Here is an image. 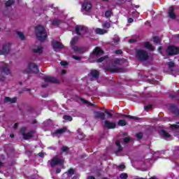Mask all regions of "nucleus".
<instances>
[{
  "label": "nucleus",
  "instance_id": "nucleus-63",
  "mask_svg": "<svg viewBox=\"0 0 179 179\" xmlns=\"http://www.w3.org/2000/svg\"><path fill=\"white\" fill-rule=\"evenodd\" d=\"M87 179H96V178H94V176H88V178Z\"/></svg>",
  "mask_w": 179,
  "mask_h": 179
},
{
  "label": "nucleus",
  "instance_id": "nucleus-19",
  "mask_svg": "<svg viewBox=\"0 0 179 179\" xmlns=\"http://www.w3.org/2000/svg\"><path fill=\"white\" fill-rule=\"evenodd\" d=\"M90 75L94 79H97L100 76V72L96 69L91 70Z\"/></svg>",
  "mask_w": 179,
  "mask_h": 179
},
{
  "label": "nucleus",
  "instance_id": "nucleus-39",
  "mask_svg": "<svg viewBox=\"0 0 179 179\" xmlns=\"http://www.w3.org/2000/svg\"><path fill=\"white\" fill-rule=\"evenodd\" d=\"M66 173V174H69V176H73V174H75V169L71 168Z\"/></svg>",
  "mask_w": 179,
  "mask_h": 179
},
{
  "label": "nucleus",
  "instance_id": "nucleus-37",
  "mask_svg": "<svg viewBox=\"0 0 179 179\" xmlns=\"http://www.w3.org/2000/svg\"><path fill=\"white\" fill-rule=\"evenodd\" d=\"M71 48L72 50H73V51H75L76 52H80V51L82 50V49L78 46H75L74 45H71Z\"/></svg>",
  "mask_w": 179,
  "mask_h": 179
},
{
  "label": "nucleus",
  "instance_id": "nucleus-31",
  "mask_svg": "<svg viewBox=\"0 0 179 179\" xmlns=\"http://www.w3.org/2000/svg\"><path fill=\"white\" fill-rule=\"evenodd\" d=\"M113 15V10H108L105 13V17L107 19H109V17H111V15Z\"/></svg>",
  "mask_w": 179,
  "mask_h": 179
},
{
  "label": "nucleus",
  "instance_id": "nucleus-38",
  "mask_svg": "<svg viewBox=\"0 0 179 179\" xmlns=\"http://www.w3.org/2000/svg\"><path fill=\"white\" fill-rule=\"evenodd\" d=\"M153 41L155 44H160L161 43L160 38H159V36H153Z\"/></svg>",
  "mask_w": 179,
  "mask_h": 179
},
{
  "label": "nucleus",
  "instance_id": "nucleus-25",
  "mask_svg": "<svg viewBox=\"0 0 179 179\" xmlns=\"http://www.w3.org/2000/svg\"><path fill=\"white\" fill-rule=\"evenodd\" d=\"M122 117H124V118H129V120H134L135 121H138V120H140L139 117H135V116H131L129 115H122Z\"/></svg>",
  "mask_w": 179,
  "mask_h": 179
},
{
  "label": "nucleus",
  "instance_id": "nucleus-5",
  "mask_svg": "<svg viewBox=\"0 0 179 179\" xmlns=\"http://www.w3.org/2000/svg\"><path fill=\"white\" fill-rule=\"evenodd\" d=\"M166 54L169 56L171 55H178L179 54V48L174 45H170L166 49Z\"/></svg>",
  "mask_w": 179,
  "mask_h": 179
},
{
  "label": "nucleus",
  "instance_id": "nucleus-23",
  "mask_svg": "<svg viewBox=\"0 0 179 179\" xmlns=\"http://www.w3.org/2000/svg\"><path fill=\"white\" fill-rule=\"evenodd\" d=\"M115 145L117 146L118 149L115 152V153H120L123 150L122 146H121V143L120 141H115Z\"/></svg>",
  "mask_w": 179,
  "mask_h": 179
},
{
  "label": "nucleus",
  "instance_id": "nucleus-36",
  "mask_svg": "<svg viewBox=\"0 0 179 179\" xmlns=\"http://www.w3.org/2000/svg\"><path fill=\"white\" fill-rule=\"evenodd\" d=\"M162 134L165 138H171V135H170V134L167 133V131H166V130H162Z\"/></svg>",
  "mask_w": 179,
  "mask_h": 179
},
{
  "label": "nucleus",
  "instance_id": "nucleus-1",
  "mask_svg": "<svg viewBox=\"0 0 179 179\" xmlns=\"http://www.w3.org/2000/svg\"><path fill=\"white\" fill-rule=\"evenodd\" d=\"M35 34L36 38L41 43H44L47 40V30L43 25H38L35 27Z\"/></svg>",
  "mask_w": 179,
  "mask_h": 179
},
{
  "label": "nucleus",
  "instance_id": "nucleus-46",
  "mask_svg": "<svg viewBox=\"0 0 179 179\" xmlns=\"http://www.w3.org/2000/svg\"><path fill=\"white\" fill-rule=\"evenodd\" d=\"M72 58L73 59H76V61H80V59H82V57L76 55H72Z\"/></svg>",
  "mask_w": 179,
  "mask_h": 179
},
{
  "label": "nucleus",
  "instance_id": "nucleus-41",
  "mask_svg": "<svg viewBox=\"0 0 179 179\" xmlns=\"http://www.w3.org/2000/svg\"><path fill=\"white\" fill-rule=\"evenodd\" d=\"M144 108L145 110H146V111H148V110H152V108H153V105L148 104L146 106H145Z\"/></svg>",
  "mask_w": 179,
  "mask_h": 179
},
{
  "label": "nucleus",
  "instance_id": "nucleus-22",
  "mask_svg": "<svg viewBox=\"0 0 179 179\" xmlns=\"http://www.w3.org/2000/svg\"><path fill=\"white\" fill-rule=\"evenodd\" d=\"M96 34L103 35L108 33V31L106 29H103L101 28H96L95 30Z\"/></svg>",
  "mask_w": 179,
  "mask_h": 179
},
{
  "label": "nucleus",
  "instance_id": "nucleus-17",
  "mask_svg": "<svg viewBox=\"0 0 179 179\" xmlns=\"http://www.w3.org/2000/svg\"><path fill=\"white\" fill-rule=\"evenodd\" d=\"M106 71H107L108 72H111V73H117L119 71L120 69L118 68H115L113 66H108L105 68Z\"/></svg>",
  "mask_w": 179,
  "mask_h": 179
},
{
  "label": "nucleus",
  "instance_id": "nucleus-48",
  "mask_svg": "<svg viewBox=\"0 0 179 179\" xmlns=\"http://www.w3.org/2000/svg\"><path fill=\"white\" fill-rule=\"evenodd\" d=\"M115 54H116L117 55H121V54H122V50L120 49L116 50Z\"/></svg>",
  "mask_w": 179,
  "mask_h": 179
},
{
  "label": "nucleus",
  "instance_id": "nucleus-14",
  "mask_svg": "<svg viewBox=\"0 0 179 179\" xmlns=\"http://www.w3.org/2000/svg\"><path fill=\"white\" fill-rule=\"evenodd\" d=\"M0 69L2 73H5L6 75H10V69H9V65L6 64L1 66Z\"/></svg>",
  "mask_w": 179,
  "mask_h": 179
},
{
  "label": "nucleus",
  "instance_id": "nucleus-9",
  "mask_svg": "<svg viewBox=\"0 0 179 179\" xmlns=\"http://www.w3.org/2000/svg\"><path fill=\"white\" fill-rule=\"evenodd\" d=\"M52 47L53 50H62L64 49V44H62L60 42H58V41H52Z\"/></svg>",
  "mask_w": 179,
  "mask_h": 179
},
{
  "label": "nucleus",
  "instance_id": "nucleus-62",
  "mask_svg": "<svg viewBox=\"0 0 179 179\" xmlns=\"http://www.w3.org/2000/svg\"><path fill=\"white\" fill-rule=\"evenodd\" d=\"M129 43H135V39H129Z\"/></svg>",
  "mask_w": 179,
  "mask_h": 179
},
{
  "label": "nucleus",
  "instance_id": "nucleus-56",
  "mask_svg": "<svg viewBox=\"0 0 179 179\" xmlns=\"http://www.w3.org/2000/svg\"><path fill=\"white\" fill-rule=\"evenodd\" d=\"M38 155L39 156V157H44V153L43 152H39Z\"/></svg>",
  "mask_w": 179,
  "mask_h": 179
},
{
  "label": "nucleus",
  "instance_id": "nucleus-20",
  "mask_svg": "<svg viewBox=\"0 0 179 179\" xmlns=\"http://www.w3.org/2000/svg\"><path fill=\"white\" fill-rule=\"evenodd\" d=\"M66 132V127H63L61 129H57L54 133L53 135H62Z\"/></svg>",
  "mask_w": 179,
  "mask_h": 179
},
{
  "label": "nucleus",
  "instance_id": "nucleus-54",
  "mask_svg": "<svg viewBox=\"0 0 179 179\" xmlns=\"http://www.w3.org/2000/svg\"><path fill=\"white\" fill-rule=\"evenodd\" d=\"M128 23H134V19L132 17H129L128 19Z\"/></svg>",
  "mask_w": 179,
  "mask_h": 179
},
{
  "label": "nucleus",
  "instance_id": "nucleus-33",
  "mask_svg": "<svg viewBox=\"0 0 179 179\" xmlns=\"http://www.w3.org/2000/svg\"><path fill=\"white\" fill-rule=\"evenodd\" d=\"M17 34L19 36V38H20V40H25L26 37L24 36V34H23V32H20V31H17Z\"/></svg>",
  "mask_w": 179,
  "mask_h": 179
},
{
  "label": "nucleus",
  "instance_id": "nucleus-28",
  "mask_svg": "<svg viewBox=\"0 0 179 179\" xmlns=\"http://www.w3.org/2000/svg\"><path fill=\"white\" fill-rule=\"evenodd\" d=\"M119 127H125L127 125V121L125 120H120L117 122Z\"/></svg>",
  "mask_w": 179,
  "mask_h": 179
},
{
  "label": "nucleus",
  "instance_id": "nucleus-2",
  "mask_svg": "<svg viewBox=\"0 0 179 179\" xmlns=\"http://www.w3.org/2000/svg\"><path fill=\"white\" fill-rule=\"evenodd\" d=\"M136 57L139 61H148L149 59V53L143 49H139L136 52Z\"/></svg>",
  "mask_w": 179,
  "mask_h": 179
},
{
  "label": "nucleus",
  "instance_id": "nucleus-6",
  "mask_svg": "<svg viewBox=\"0 0 179 179\" xmlns=\"http://www.w3.org/2000/svg\"><path fill=\"white\" fill-rule=\"evenodd\" d=\"M43 80L44 82L47 83H54V84H58L60 83L61 81L58 80V78L54 77V76H45L43 77Z\"/></svg>",
  "mask_w": 179,
  "mask_h": 179
},
{
  "label": "nucleus",
  "instance_id": "nucleus-30",
  "mask_svg": "<svg viewBox=\"0 0 179 179\" xmlns=\"http://www.w3.org/2000/svg\"><path fill=\"white\" fill-rule=\"evenodd\" d=\"M34 52L37 54H43V48L41 46H38L36 49L33 50Z\"/></svg>",
  "mask_w": 179,
  "mask_h": 179
},
{
  "label": "nucleus",
  "instance_id": "nucleus-13",
  "mask_svg": "<svg viewBox=\"0 0 179 179\" xmlns=\"http://www.w3.org/2000/svg\"><path fill=\"white\" fill-rule=\"evenodd\" d=\"M94 117L101 120V121H104L106 120V113L100 111L94 112Z\"/></svg>",
  "mask_w": 179,
  "mask_h": 179
},
{
  "label": "nucleus",
  "instance_id": "nucleus-57",
  "mask_svg": "<svg viewBox=\"0 0 179 179\" xmlns=\"http://www.w3.org/2000/svg\"><path fill=\"white\" fill-rule=\"evenodd\" d=\"M59 173H61V168H58V169L56 170V173H57V174H59Z\"/></svg>",
  "mask_w": 179,
  "mask_h": 179
},
{
  "label": "nucleus",
  "instance_id": "nucleus-35",
  "mask_svg": "<svg viewBox=\"0 0 179 179\" xmlns=\"http://www.w3.org/2000/svg\"><path fill=\"white\" fill-rule=\"evenodd\" d=\"M167 65H168L170 71H173V68H174V66H176V63H174L173 62H169L167 63Z\"/></svg>",
  "mask_w": 179,
  "mask_h": 179
},
{
  "label": "nucleus",
  "instance_id": "nucleus-58",
  "mask_svg": "<svg viewBox=\"0 0 179 179\" xmlns=\"http://www.w3.org/2000/svg\"><path fill=\"white\" fill-rule=\"evenodd\" d=\"M5 79H6V78L3 77V76H1V77H0V80H1V82H5Z\"/></svg>",
  "mask_w": 179,
  "mask_h": 179
},
{
  "label": "nucleus",
  "instance_id": "nucleus-3",
  "mask_svg": "<svg viewBox=\"0 0 179 179\" xmlns=\"http://www.w3.org/2000/svg\"><path fill=\"white\" fill-rule=\"evenodd\" d=\"M26 131H27V127H21L20 132L24 141H29V139H31V138H33V134H34V131L31 130L28 133H26Z\"/></svg>",
  "mask_w": 179,
  "mask_h": 179
},
{
  "label": "nucleus",
  "instance_id": "nucleus-52",
  "mask_svg": "<svg viewBox=\"0 0 179 179\" xmlns=\"http://www.w3.org/2000/svg\"><path fill=\"white\" fill-rule=\"evenodd\" d=\"M80 100L84 103V104H87L88 101L87 100L84 99L83 98H80Z\"/></svg>",
  "mask_w": 179,
  "mask_h": 179
},
{
  "label": "nucleus",
  "instance_id": "nucleus-10",
  "mask_svg": "<svg viewBox=\"0 0 179 179\" xmlns=\"http://www.w3.org/2000/svg\"><path fill=\"white\" fill-rule=\"evenodd\" d=\"M64 163V159L55 157L52 159V162H50L51 167H55L57 164H62Z\"/></svg>",
  "mask_w": 179,
  "mask_h": 179
},
{
  "label": "nucleus",
  "instance_id": "nucleus-51",
  "mask_svg": "<svg viewBox=\"0 0 179 179\" xmlns=\"http://www.w3.org/2000/svg\"><path fill=\"white\" fill-rule=\"evenodd\" d=\"M62 66H66V65H68V62H65V61H62L60 62Z\"/></svg>",
  "mask_w": 179,
  "mask_h": 179
},
{
  "label": "nucleus",
  "instance_id": "nucleus-12",
  "mask_svg": "<svg viewBox=\"0 0 179 179\" xmlns=\"http://www.w3.org/2000/svg\"><path fill=\"white\" fill-rule=\"evenodd\" d=\"M82 8L83 9V10H85V12H90V10H92V3L89 1H85L82 4Z\"/></svg>",
  "mask_w": 179,
  "mask_h": 179
},
{
  "label": "nucleus",
  "instance_id": "nucleus-53",
  "mask_svg": "<svg viewBox=\"0 0 179 179\" xmlns=\"http://www.w3.org/2000/svg\"><path fill=\"white\" fill-rule=\"evenodd\" d=\"M118 169H122V170L125 169V165L124 164H120L117 166Z\"/></svg>",
  "mask_w": 179,
  "mask_h": 179
},
{
  "label": "nucleus",
  "instance_id": "nucleus-47",
  "mask_svg": "<svg viewBox=\"0 0 179 179\" xmlns=\"http://www.w3.org/2000/svg\"><path fill=\"white\" fill-rule=\"evenodd\" d=\"M113 43L116 45L120 43V38H113Z\"/></svg>",
  "mask_w": 179,
  "mask_h": 179
},
{
  "label": "nucleus",
  "instance_id": "nucleus-29",
  "mask_svg": "<svg viewBox=\"0 0 179 179\" xmlns=\"http://www.w3.org/2000/svg\"><path fill=\"white\" fill-rule=\"evenodd\" d=\"M14 3H15V1H13V0H8L6 2V3H5V6L6 8H9L10 6H12Z\"/></svg>",
  "mask_w": 179,
  "mask_h": 179
},
{
  "label": "nucleus",
  "instance_id": "nucleus-34",
  "mask_svg": "<svg viewBox=\"0 0 179 179\" xmlns=\"http://www.w3.org/2000/svg\"><path fill=\"white\" fill-rule=\"evenodd\" d=\"M63 120H65V121L71 122V121H72V120H73V118H72V116H71V115H64L63 116Z\"/></svg>",
  "mask_w": 179,
  "mask_h": 179
},
{
  "label": "nucleus",
  "instance_id": "nucleus-43",
  "mask_svg": "<svg viewBox=\"0 0 179 179\" xmlns=\"http://www.w3.org/2000/svg\"><path fill=\"white\" fill-rule=\"evenodd\" d=\"M68 150H69V148L66 146L62 147V151H63L65 153H68Z\"/></svg>",
  "mask_w": 179,
  "mask_h": 179
},
{
  "label": "nucleus",
  "instance_id": "nucleus-55",
  "mask_svg": "<svg viewBox=\"0 0 179 179\" xmlns=\"http://www.w3.org/2000/svg\"><path fill=\"white\" fill-rule=\"evenodd\" d=\"M17 127H19V123H15V124H14V126H13V128H14L15 129H17Z\"/></svg>",
  "mask_w": 179,
  "mask_h": 179
},
{
  "label": "nucleus",
  "instance_id": "nucleus-7",
  "mask_svg": "<svg viewBox=\"0 0 179 179\" xmlns=\"http://www.w3.org/2000/svg\"><path fill=\"white\" fill-rule=\"evenodd\" d=\"M10 52V43L3 45L2 50H0V55H8Z\"/></svg>",
  "mask_w": 179,
  "mask_h": 179
},
{
  "label": "nucleus",
  "instance_id": "nucleus-42",
  "mask_svg": "<svg viewBox=\"0 0 179 179\" xmlns=\"http://www.w3.org/2000/svg\"><path fill=\"white\" fill-rule=\"evenodd\" d=\"M136 138L137 139H142L143 138V134L142 133H137L136 134Z\"/></svg>",
  "mask_w": 179,
  "mask_h": 179
},
{
  "label": "nucleus",
  "instance_id": "nucleus-21",
  "mask_svg": "<svg viewBox=\"0 0 179 179\" xmlns=\"http://www.w3.org/2000/svg\"><path fill=\"white\" fill-rule=\"evenodd\" d=\"M144 47L149 51H155V48H153V45L152 43H150V42H145Z\"/></svg>",
  "mask_w": 179,
  "mask_h": 179
},
{
  "label": "nucleus",
  "instance_id": "nucleus-18",
  "mask_svg": "<svg viewBox=\"0 0 179 179\" xmlns=\"http://www.w3.org/2000/svg\"><path fill=\"white\" fill-rule=\"evenodd\" d=\"M168 16L170 17V19L174 20L177 16L176 15V13H174V8L170 7L169 12H168Z\"/></svg>",
  "mask_w": 179,
  "mask_h": 179
},
{
  "label": "nucleus",
  "instance_id": "nucleus-40",
  "mask_svg": "<svg viewBox=\"0 0 179 179\" xmlns=\"http://www.w3.org/2000/svg\"><path fill=\"white\" fill-rule=\"evenodd\" d=\"M120 178H121V179H127V178H128V173H121L120 175Z\"/></svg>",
  "mask_w": 179,
  "mask_h": 179
},
{
  "label": "nucleus",
  "instance_id": "nucleus-45",
  "mask_svg": "<svg viewBox=\"0 0 179 179\" xmlns=\"http://www.w3.org/2000/svg\"><path fill=\"white\" fill-rule=\"evenodd\" d=\"M105 114H107L109 118L113 117V113H110L108 110H105Z\"/></svg>",
  "mask_w": 179,
  "mask_h": 179
},
{
  "label": "nucleus",
  "instance_id": "nucleus-60",
  "mask_svg": "<svg viewBox=\"0 0 179 179\" xmlns=\"http://www.w3.org/2000/svg\"><path fill=\"white\" fill-rule=\"evenodd\" d=\"M169 97H171L172 99H174L175 97H177V95H176V94H170Z\"/></svg>",
  "mask_w": 179,
  "mask_h": 179
},
{
  "label": "nucleus",
  "instance_id": "nucleus-26",
  "mask_svg": "<svg viewBox=\"0 0 179 179\" xmlns=\"http://www.w3.org/2000/svg\"><path fill=\"white\" fill-rule=\"evenodd\" d=\"M107 58H108V55L101 57L99 59H96L95 62H97L98 64H100V63L103 62V61H106V59H107Z\"/></svg>",
  "mask_w": 179,
  "mask_h": 179
},
{
  "label": "nucleus",
  "instance_id": "nucleus-59",
  "mask_svg": "<svg viewBox=\"0 0 179 179\" xmlns=\"http://www.w3.org/2000/svg\"><path fill=\"white\" fill-rule=\"evenodd\" d=\"M48 87V84H43V85H41V87L43 89L45 88V87Z\"/></svg>",
  "mask_w": 179,
  "mask_h": 179
},
{
  "label": "nucleus",
  "instance_id": "nucleus-44",
  "mask_svg": "<svg viewBox=\"0 0 179 179\" xmlns=\"http://www.w3.org/2000/svg\"><path fill=\"white\" fill-rule=\"evenodd\" d=\"M78 41V38H73L72 41H71V45H75L76 44V42Z\"/></svg>",
  "mask_w": 179,
  "mask_h": 179
},
{
  "label": "nucleus",
  "instance_id": "nucleus-4",
  "mask_svg": "<svg viewBox=\"0 0 179 179\" xmlns=\"http://www.w3.org/2000/svg\"><path fill=\"white\" fill-rule=\"evenodd\" d=\"M32 68L33 69H34V73L37 74L40 73V70L38 69V66H37V64L34 63H29L28 64V69L25 70L24 72H26V73H33V70H31Z\"/></svg>",
  "mask_w": 179,
  "mask_h": 179
},
{
  "label": "nucleus",
  "instance_id": "nucleus-64",
  "mask_svg": "<svg viewBox=\"0 0 179 179\" xmlns=\"http://www.w3.org/2000/svg\"><path fill=\"white\" fill-rule=\"evenodd\" d=\"M32 124H33V125H34V124H37V120H34L32 121Z\"/></svg>",
  "mask_w": 179,
  "mask_h": 179
},
{
  "label": "nucleus",
  "instance_id": "nucleus-24",
  "mask_svg": "<svg viewBox=\"0 0 179 179\" xmlns=\"http://www.w3.org/2000/svg\"><path fill=\"white\" fill-rule=\"evenodd\" d=\"M5 101L6 103H16V101H17V99L16 97H14V98H10L9 96H6L5 98Z\"/></svg>",
  "mask_w": 179,
  "mask_h": 179
},
{
  "label": "nucleus",
  "instance_id": "nucleus-50",
  "mask_svg": "<svg viewBox=\"0 0 179 179\" xmlns=\"http://www.w3.org/2000/svg\"><path fill=\"white\" fill-rule=\"evenodd\" d=\"M171 128H172V129H178V128H179V125L178 124H171Z\"/></svg>",
  "mask_w": 179,
  "mask_h": 179
},
{
  "label": "nucleus",
  "instance_id": "nucleus-61",
  "mask_svg": "<svg viewBox=\"0 0 179 179\" xmlns=\"http://www.w3.org/2000/svg\"><path fill=\"white\" fill-rule=\"evenodd\" d=\"M115 64H120V59H117L115 60Z\"/></svg>",
  "mask_w": 179,
  "mask_h": 179
},
{
  "label": "nucleus",
  "instance_id": "nucleus-16",
  "mask_svg": "<svg viewBox=\"0 0 179 179\" xmlns=\"http://www.w3.org/2000/svg\"><path fill=\"white\" fill-rule=\"evenodd\" d=\"M104 54V50L100 49L99 47H96L92 51V55L99 57V55H103Z\"/></svg>",
  "mask_w": 179,
  "mask_h": 179
},
{
  "label": "nucleus",
  "instance_id": "nucleus-32",
  "mask_svg": "<svg viewBox=\"0 0 179 179\" xmlns=\"http://www.w3.org/2000/svg\"><path fill=\"white\" fill-rule=\"evenodd\" d=\"M102 27H103V29H110V27H111V24H110V22H108L106 21L102 24Z\"/></svg>",
  "mask_w": 179,
  "mask_h": 179
},
{
  "label": "nucleus",
  "instance_id": "nucleus-27",
  "mask_svg": "<svg viewBox=\"0 0 179 179\" xmlns=\"http://www.w3.org/2000/svg\"><path fill=\"white\" fill-rule=\"evenodd\" d=\"M52 26H59L61 24V20L59 19H55L52 22Z\"/></svg>",
  "mask_w": 179,
  "mask_h": 179
},
{
  "label": "nucleus",
  "instance_id": "nucleus-8",
  "mask_svg": "<svg viewBox=\"0 0 179 179\" xmlns=\"http://www.w3.org/2000/svg\"><path fill=\"white\" fill-rule=\"evenodd\" d=\"M104 127L108 128V129H115L117 128V123L115 122H111L108 120H105Z\"/></svg>",
  "mask_w": 179,
  "mask_h": 179
},
{
  "label": "nucleus",
  "instance_id": "nucleus-11",
  "mask_svg": "<svg viewBox=\"0 0 179 179\" xmlns=\"http://www.w3.org/2000/svg\"><path fill=\"white\" fill-rule=\"evenodd\" d=\"M169 110L171 111V113H172V114H174L175 115L178 117V115H179V109H178V107H177V106H176L175 104L170 105Z\"/></svg>",
  "mask_w": 179,
  "mask_h": 179
},
{
  "label": "nucleus",
  "instance_id": "nucleus-49",
  "mask_svg": "<svg viewBox=\"0 0 179 179\" xmlns=\"http://www.w3.org/2000/svg\"><path fill=\"white\" fill-rule=\"evenodd\" d=\"M123 141L124 143H129L131 142V138H124Z\"/></svg>",
  "mask_w": 179,
  "mask_h": 179
},
{
  "label": "nucleus",
  "instance_id": "nucleus-15",
  "mask_svg": "<svg viewBox=\"0 0 179 179\" xmlns=\"http://www.w3.org/2000/svg\"><path fill=\"white\" fill-rule=\"evenodd\" d=\"M87 29L85 27L81 25H77L75 29V31L78 36H81L80 31H86Z\"/></svg>",
  "mask_w": 179,
  "mask_h": 179
}]
</instances>
